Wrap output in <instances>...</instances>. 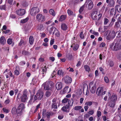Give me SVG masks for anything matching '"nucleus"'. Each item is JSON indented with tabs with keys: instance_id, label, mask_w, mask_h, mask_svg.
I'll return each instance as SVG.
<instances>
[{
	"instance_id": "nucleus-1",
	"label": "nucleus",
	"mask_w": 121,
	"mask_h": 121,
	"mask_svg": "<svg viewBox=\"0 0 121 121\" xmlns=\"http://www.w3.org/2000/svg\"><path fill=\"white\" fill-rule=\"evenodd\" d=\"M110 47L111 49L113 51H117L121 49V45L117 42L114 44V43L111 44Z\"/></svg>"
},
{
	"instance_id": "nucleus-2",
	"label": "nucleus",
	"mask_w": 121,
	"mask_h": 121,
	"mask_svg": "<svg viewBox=\"0 0 121 121\" xmlns=\"http://www.w3.org/2000/svg\"><path fill=\"white\" fill-rule=\"evenodd\" d=\"M116 33L114 30H113L112 32L110 31H108L107 32L105 36V38L108 40H110L114 39L116 36Z\"/></svg>"
},
{
	"instance_id": "nucleus-3",
	"label": "nucleus",
	"mask_w": 121,
	"mask_h": 121,
	"mask_svg": "<svg viewBox=\"0 0 121 121\" xmlns=\"http://www.w3.org/2000/svg\"><path fill=\"white\" fill-rule=\"evenodd\" d=\"M42 85L43 86L45 90H48L52 89V88L51 87L52 86L50 82H47L44 83Z\"/></svg>"
},
{
	"instance_id": "nucleus-4",
	"label": "nucleus",
	"mask_w": 121,
	"mask_h": 121,
	"mask_svg": "<svg viewBox=\"0 0 121 121\" xmlns=\"http://www.w3.org/2000/svg\"><path fill=\"white\" fill-rule=\"evenodd\" d=\"M37 21L39 22H43L45 21V18L44 15L42 14H38L36 17Z\"/></svg>"
},
{
	"instance_id": "nucleus-5",
	"label": "nucleus",
	"mask_w": 121,
	"mask_h": 121,
	"mask_svg": "<svg viewBox=\"0 0 121 121\" xmlns=\"http://www.w3.org/2000/svg\"><path fill=\"white\" fill-rule=\"evenodd\" d=\"M28 99L27 92L26 91H24L21 97V100L22 102H25Z\"/></svg>"
},
{
	"instance_id": "nucleus-6",
	"label": "nucleus",
	"mask_w": 121,
	"mask_h": 121,
	"mask_svg": "<svg viewBox=\"0 0 121 121\" xmlns=\"http://www.w3.org/2000/svg\"><path fill=\"white\" fill-rule=\"evenodd\" d=\"M39 12V10L38 7H34L31 9L30 14L31 15L34 16Z\"/></svg>"
},
{
	"instance_id": "nucleus-7",
	"label": "nucleus",
	"mask_w": 121,
	"mask_h": 121,
	"mask_svg": "<svg viewBox=\"0 0 121 121\" xmlns=\"http://www.w3.org/2000/svg\"><path fill=\"white\" fill-rule=\"evenodd\" d=\"M43 91L41 90H39L35 95L37 98L38 100H41L43 98Z\"/></svg>"
},
{
	"instance_id": "nucleus-8",
	"label": "nucleus",
	"mask_w": 121,
	"mask_h": 121,
	"mask_svg": "<svg viewBox=\"0 0 121 121\" xmlns=\"http://www.w3.org/2000/svg\"><path fill=\"white\" fill-rule=\"evenodd\" d=\"M25 10L23 9H19L16 11V14L20 16H22L24 15L25 13Z\"/></svg>"
},
{
	"instance_id": "nucleus-9",
	"label": "nucleus",
	"mask_w": 121,
	"mask_h": 121,
	"mask_svg": "<svg viewBox=\"0 0 121 121\" xmlns=\"http://www.w3.org/2000/svg\"><path fill=\"white\" fill-rule=\"evenodd\" d=\"M37 99V98L34 95H31L30 97V98L28 103L29 104H33L34 102Z\"/></svg>"
},
{
	"instance_id": "nucleus-10",
	"label": "nucleus",
	"mask_w": 121,
	"mask_h": 121,
	"mask_svg": "<svg viewBox=\"0 0 121 121\" xmlns=\"http://www.w3.org/2000/svg\"><path fill=\"white\" fill-rule=\"evenodd\" d=\"M64 81L66 83L69 84L71 82L72 80L71 77L66 76L64 78Z\"/></svg>"
},
{
	"instance_id": "nucleus-11",
	"label": "nucleus",
	"mask_w": 121,
	"mask_h": 121,
	"mask_svg": "<svg viewBox=\"0 0 121 121\" xmlns=\"http://www.w3.org/2000/svg\"><path fill=\"white\" fill-rule=\"evenodd\" d=\"M97 12L96 11L93 12L91 14V16L92 19L94 20H97Z\"/></svg>"
},
{
	"instance_id": "nucleus-12",
	"label": "nucleus",
	"mask_w": 121,
	"mask_h": 121,
	"mask_svg": "<svg viewBox=\"0 0 121 121\" xmlns=\"http://www.w3.org/2000/svg\"><path fill=\"white\" fill-rule=\"evenodd\" d=\"M48 68V67H47L45 65L41 68L42 69L41 72H42V74L43 77L45 76L46 73L47 71V68Z\"/></svg>"
},
{
	"instance_id": "nucleus-13",
	"label": "nucleus",
	"mask_w": 121,
	"mask_h": 121,
	"mask_svg": "<svg viewBox=\"0 0 121 121\" xmlns=\"http://www.w3.org/2000/svg\"><path fill=\"white\" fill-rule=\"evenodd\" d=\"M88 0H86V2L80 8L79 10V13H81L84 10L85 8V7H86L87 6V4H86V2Z\"/></svg>"
},
{
	"instance_id": "nucleus-14",
	"label": "nucleus",
	"mask_w": 121,
	"mask_h": 121,
	"mask_svg": "<svg viewBox=\"0 0 121 121\" xmlns=\"http://www.w3.org/2000/svg\"><path fill=\"white\" fill-rule=\"evenodd\" d=\"M55 33V35L57 37H59L60 36V32L56 28H55L53 34Z\"/></svg>"
},
{
	"instance_id": "nucleus-15",
	"label": "nucleus",
	"mask_w": 121,
	"mask_h": 121,
	"mask_svg": "<svg viewBox=\"0 0 121 121\" xmlns=\"http://www.w3.org/2000/svg\"><path fill=\"white\" fill-rule=\"evenodd\" d=\"M56 87L57 90L61 89L62 88L61 83L59 82H57L56 84Z\"/></svg>"
},
{
	"instance_id": "nucleus-16",
	"label": "nucleus",
	"mask_w": 121,
	"mask_h": 121,
	"mask_svg": "<svg viewBox=\"0 0 121 121\" xmlns=\"http://www.w3.org/2000/svg\"><path fill=\"white\" fill-rule=\"evenodd\" d=\"M6 43V40L4 37L2 36L0 38V43L1 44H4Z\"/></svg>"
},
{
	"instance_id": "nucleus-17",
	"label": "nucleus",
	"mask_w": 121,
	"mask_h": 121,
	"mask_svg": "<svg viewBox=\"0 0 121 121\" xmlns=\"http://www.w3.org/2000/svg\"><path fill=\"white\" fill-rule=\"evenodd\" d=\"M52 89L47 90L46 92L45 95L47 97H49L52 93Z\"/></svg>"
},
{
	"instance_id": "nucleus-18",
	"label": "nucleus",
	"mask_w": 121,
	"mask_h": 121,
	"mask_svg": "<svg viewBox=\"0 0 121 121\" xmlns=\"http://www.w3.org/2000/svg\"><path fill=\"white\" fill-rule=\"evenodd\" d=\"M88 1H89V2L90 1V2L88 4V8L90 10L92 8L93 6L94 5L93 4L92 2L91 1V0H89Z\"/></svg>"
},
{
	"instance_id": "nucleus-19",
	"label": "nucleus",
	"mask_w": 121,
	"mask_h": 121,
	"mask_svg": "<svg viewBox=\"0 0 121 121\" xmlns=\"http://www.w3.org/2000/svg\"><path fill=\"white\" fill-rule=\"evenodd\" d=\"M108 106L110 107H113L115 105V102L113 101H110L108 102L107 103Z\"/></svg>"
},
{
	"instance_id": "nucleus-20",
	"label": "nucleus",
	"mask_w": 121,
	"mask_h": 121,
	"mask_svg": "<svg viewBox=\"0 0 121 121\" xmlns=\"http://www.w3.org/2000/svg\"><path fill=\"white\" fill-rule=\"evenodd\" d=\"M115 4V2L113 0H110L108 3V5L109 7H113L114 6Z\"/></svg>"
},
{
	"instance_id": "nucleus-21",
	"label": "nucleus",
	"mask_w": 121,
	"mask_h": 121,
	"mask_svg": "<svg viewBox=\"0 0 121 121\" xmlns=\"http://www.w3.org/2000/svg\"><path fill=\"white\" fill-rule=\"evenodd\" d=\"M117 99V97L116 95H113L111 96L110 99V101L115 102Z\"/></svg>"
},
{
	"instance_id": "nucleus-22",
	"label": "nucleus",
	"mask_w": 121,
	"mask_h": 121,
	"mask_svg": "<svg viewBox=\"0 0 121 121\" xmlns=\"http://www.w3.org/2000/svg\"><path fill=\"white\" fill-rule=\"evenodd\" d=\"M103 91V88L102 87L98 88L97 90V91L98 92V95H100L102 93V92Z\"/></svg>"
},
{
	"instance_id": "nucleus-23",
	"label": "nucleus",
	"mask_w": 121,
	"mask_h": 121,
	"mask_svg": "<svg viewBox=\"0 0 121 121\" xmlns=\"http://www.w3.org/2000/svg\"><path fill=\"white\" fill-rule=\"evenodd\" d=\"M64 72L61 69L59 70L57 72V74L60 77H63L64 76Z\"/></svg>"
},
{
	"instance_id": "nucleus-24",
	"label": "nucleus",
	"mask_w": 121,
	"mask_h": 121,
	"mask_svg": "<svg viewBox=\"0 0 121 121\" xmlns=\"http://www.w3.org/2000/svg\"><path fill=\"white\" fill-rule=\"evenodd\" d=\"M115 9L119 13H121V6L117 5L115 7Z\"/></svg>"
},
{
	"instance_id": "nucleus-25",
	"label": "nucleus",
	"mask_w": 121,
	"mask_h": 121,
	"mask_svg": "<svg viewBox=\"0 0 121 121\" xmlns=\"http://www.w3.org/2000/svg\"><path fill=\"white\" fill-rule=\"evenodd\" d=\"M89 31L90 33L95 35V36H98L99 35V33L98 32L95 31L94 30H90Z\"/></svg>"
},
{
	"instance_id": "nucleus-26",
	"label": "nucleus",
	"mask_w": 121,
	"mask_h": 121,
	"mask_svg": "<svg viewBox=\"0 0 121 121\" xmlns=\"http://www.w3.org/2000/svg\"><path fill=\"white\" fill-rule=\"evenodd\" d=\"M66 18V15H61L59 18V21L60 22H62L65 20Z\"/></svg>"
},
{
	"instance_id": "nucleus-27",
	"label": "nucleus",
	"mask_w": 121,
	"mask_h": 121,
	"mask_svg": "<svg viewBox=\"0 0 121 121\" xmlns=\"http://www.w3.org/2000/svg\"><path fill=\"white\" fill-rule=\"evenodd\" d=\"M116 10H115L114 8L112 9L110 12V14L112 15H115L116 14Z\"/></svg>"
},
{
	"instance_id": "nucleus-28",
	"label": "nucleus",
	"mask_w": 121,
	"mask_h": 121,
	"mask_svg": "<svg viewBox=\"0 0 121 121\" xmlns=\"http://www.w3.org/2000/svg\"><path fill=\"white\" fill-rule=\"evenodd\" d=\"M61 28L63 30H65L67 29V26L65 24L63 23L61 25Z\"/></svg>"
},
{
	"instance_id": "nucleus-29",
	"label": "nucleus",
	"mask_w": 121,
	"mask_h": 121,
	"mask_svg": "<svg viewBox=\"0 0 121 121\" xmlns=\"http://www.w3.org/2000/svg\"><path fill=\"white\" fill-rule=\"evenodd\" d=\"M34 40L33 37L32 36H30L29 38V42L30 44L31 45H32L33 44Z\"/></svg>"
},
{
	"instance_id": "nucleus-30",
	"label": "nucleus",
	"mask_w": 121,
	"mask_h": 121,
	"mask_svg": "<svg viewBox=\"0 0 121 121\" xmlns=\"http://www.w3.org/2000/svg\"><path fill=\"white\" fill-rule=\"evenodd\" d=\"M74 45L73 47V50L74 51H76L78 49L79 47V45L78 44L75 45L74 44Z\"/></svg>"
},
{
	"instance_id": "nucleus-31",
	"label": "nucleus",
	"mask_w": 121,
	"mask_h": 121,
	"mask_svg": "<svg viewBox=\"0 0 121 121\" xmlns=\"http://www.w3.org/2000/svg\"><path fill=\"white\" fill-rule=\"evenodd\" d=\"M17 113L18 116H20L22 114V110L21 109H18L17 108Z\"/></svg>"
},
{
	"instance_id": "nucleus-32",
	"label": "nucleus",
	"mask_w": 121,
	"mask_h": 121,
	"mask_svg": "<svg viewBox=\"0 0 121 121\" xmlns=\"http://www.w3.org/2000/svg\"><path fill=\"white\" fill-rule=\"evenodd\" d=\"M24 108L25 106L24 104L22 103L19 105L17 108H18V109H20L22 110Z\"/></svg>"
},
{
	"instance_id": "nucleus-33",
	"label": "nucleus",
	"mask_w": 121,
	"mask_h": 121,
	"mask_svg": "<svg viewBox=\"0 0 121 121\" xmlns=\"http://www.w3.org/2000/svg\"><path fill=\"white\" fill-rule=\"evenodd\" d=\"M51 107L52 108H57V103H52Z\"/></svg>"
},
{
	"instance_id": "nucleus-34",
	"label": "nucleus",
	"mask_w": 121,
	"mask_h": 121,
	"mask_svg": "<svg viewBox=\"0 0 121 121\" xmlns=\"http://www.w3.org/2000/svg\"><path fill=\"white\" fill-rule=\"evenodd\" d=\"M73 101L72 99L69 100L68 101V105L70 107H71L73 106Z\"/></svg>"
},
{
	"instance_id": "nucleus-35",
	"label": "nucleus",
	"mask_w": 121,
	"mask_h": 121,
	"mask_svg": "<svg viewBox=\"0 0 121 121\" xmlns=\"http://www.w3.org/2000/svg\"><path fill=\"white\" fill-rule=\"evenodd\" d=\"M93 103V101H88L86 102L85 104V105L90 106L92 105Z\"/></svg>"
},
{
	"instance_id": "nucleus-36",
	"label": "nucleus",
	"mask_w": 121,
	"mask_h": 121,
	"mask_svg": "<svg viewBox=\"0 0 121 121\" xmlns=\"http://www.w3.org/2000/svg\"><path fill=\"white\" fill-rule=\"evenodd\" d=\"M103 12H99V13L98 15V20L99 21L100 20L102 17Z\"/></svg>"
},
{
	"instance_id": "nucleus-37",
	"label": "nucleus",
	"mask_w": 121,
	"mask_h": 121,
	"mask_svg": "<svg viewBox=\"0 0 121 121\" xmlns=\"http://www.w3.org/2000/svg\"><path fill=\"white\" fill-rule=\"evenodd\" d=\"M108 65L110 67H112L114 65V63L113 61L111 60H109L108 61Z\"/></svg>"
},
{
	"instance_id": "nucleus-38",
	"label": "nucleus",
	"mask_w": 121,
	"mask_h": 121,
	"mask_svg": "<svg viewBox=\"0 0 121 121\" xmlns=\"http://www.w3.org/2000/svg\"><path fill=\"white\" fill-rule=\"evenodd\" d=\"M22 54L25 55H29L30 54L29 52L23 50L22 52Z\"/></svg>"
},
{
	"instance_id": "nucleus-39",
	"label": "nucleus",
	"mask_w": 121,
	"mask_h": 121,
	"mask_svg": "<svg viewBox=\"0 0 121 121\" xmlns=\"http://www.w3.org/2000/svg\"><path fill=\"white\" fill-rule=\"evenodd\" d=\"M49 12L50 14L52 15V16H55V13L53 9H50L49 11Z\"/></svg>"
},
{
	"instance_id": "nucleus-40",
	"label": "nucleus",
	"mask_w": 121,
	"mask_h": 121,
	"mask_svg": "<svg viewBox=\"0 0 121 121\" xmlns=\"http://www.w3.org/2000/svg\"><path fill=\"white\" fill-rule=\"evenodd\" d=\"M96 89V87L95 86H94L91 88V92L92 93H94L95 92V90Z\"/></svg>"
},
{
	"instance_id": "nucleus-41",
	"label": "nucleus",
	"mask_w": 121,
	"mask_h": 121,
	"mask_svg": "<svg viewBox=\"0 0 121 121\" xmlns=\"http://www.w3.org/2000/svg\"><path fill=\"white\" fill-rule=\"evenodd\" d=\"M29 18L27 17L25 19L22 20L21 21V22L22 23H24L26 22L28 20Z\"/></svg>"
},
{
	"instance_id": "nucleus-42",
	"label": "nucleus",
	"mask_w": 121,
	"mask_h": 121,
	"mask_svg": "<svg viewBox=\"0 0 121 121\" xmlns=\"http://www.w3.org/2000/svg\"><path fill=\"white\" fill-rule=\"evenodd\" d=\"M121 22H118L116 23L115 26L117 27H119L121 26Z\"/></svg>"
},
{
	"instance_id": "nucleus-43",
	"label": "nucleus",
	"mask_w": 121,
	"mask_h": 121,
	"mask_svg": "<svg viewBox=\"0 0 121 121\" xmlns=\"http://www.w3.org/2000/svg\"><path fill=\"white\" fill-rule=\"evenodd\" d=\"M67 13L69 16L72 15L73 14V12L70 9H68L67 10Z\"/></svg>"
},
{
	"instance_id": "nucleus-44",
	"label": "nucleus",
	"mask_w": 121,
	"mask_h": 121,
	"mask_svg": "<svg viewBox=\"0 0 121 121\" xmlns=\"http://www.w3.org/2000/svg\"><path fill=\"white\" fill-rule=\"evenodd\" d=\"M12 39L10 38L8 39L7 40V43H8L9 44H11L12 43Z\"/></svg>"
},
{
	"instance_id": "nucleus-45",
	"label": "nucleus",
	"mask_w": 121,
	"mask_h": 121,
	"mask_svg": "<svg viewBox=\"0 0 121 121\" xmlns=\"http://www.w3.org/2000/svg\"><path fill=\"white\" fill-rule=\"evenodd\" d=\"M82 108V107L81 106H76L74 108V109L76 110H78L81 109Z\"/></svg>"
},
{
	"instance_id": "nucleus-46",
	"label": "nucleus",
	"mask_w": 121,
	"mask_h": 121,
	"mask_svg": "<svg viewBox=\"0 0 121 121\" xmlns=\"http://www.w3.org/2000/svg\"><path fill=\"white\" fill-rule=\"evenodd\" d=\"M55 28H55V27L54 26H52V27L50 28L49 30V32L50 34H51L53 30H54V31Z\"/></svg>"
},
{
	"instance_id": "nucleus-47",
	"label": "nucleus",
	"mask_w": 121,
	"mask_h": 121,
	"mask_svg": "<svg viewBox=\"0 0 121 121\" xmlns=\"http://www.w3.org/2000/svg\"><path fill=\"white\" fill-rule=\"evenodd\" d=\"M84 67L86 71H88L89 72V71L90 70V68L88 65H85Z\"/></svg>"
},
{
	"instance_id": "nucleus-48",
	"label": "nucleus",
	"mask_w": 121,
	"mask_h": 121,
	"mask_svg": "<svg viewBox=\"0 0 121 121\" xmlns=\"http://www.w3.org/2000/svg\"><path fill=\"white\" fill-rule=\"evenodd\" d=\"M109 22L107 18L104 19V25H107Z\"/></svg>"
},
{
	"instance_id": "nucleus-49",
	"label": "nucleus",
	"mask_w": 121,
	"mask_h": 121,
	"mask_svg": "<svg viewBox=\"0 0 121 121\" xmlns=\"http://www.w3.org/2000/svg\"><path fill=\"white\" fill-rule=\"evenodd\" d=\"M26 64V62L22 60L19 63V65L21 66H23L25 65Z\"/></svg>"
},
{
	"instance_id": "nucleus-50",
	"label": "nucleus",
	"mask_w": 121,
	"mask_h": 121,
	"mask_svg": "<svg viewBox=\"0 0 121 121\" xmlns=\"http://www.w3.org/2000/svg\"><path fill=\"white\" fill-rule=\"evenodd\" d=\"M6 9V7L5 4L2 5L0 6V9L1 10H5Z\"/></svg>"
},
{
	"instance_id": "nucleus-51",
	"label": "nucleus",
	"mask_w": 121,
	"mask_h": 121,
	"mask_svg": "<svg viewBox=\"0 0 121 121\" xmlns=\"http://www.w3.org/2000/svg\"><path fill=\"white\" fill-rule=\"evenodd\" d=\"M79 36L80 38L82 39H84V35L83 34V32L82 31L81 32L80 35Z\"/></svg>"
},
{
	"instance_id": "nucleus-52",
	"label": "nucleus",
	"mask_w": 121,
	"mask_h": 121,
	"mask_svg": "<svg viewBox=\"0 0 121 121\" xmlns=\"http://www.w3.org/2000/svg\"><path fill=\"white\" fill-rule=\"evenodd\" d=\"M106 45L105 43L103 42L100 44L99 47L100 48L104 47Z\"/></svg>"
},
{
	"instance_id": "nucleus-53",
	"label": "nucleus",
	"mask_w": 121,
	"mask_h": 121,
	"mask_svg": "<svg viewBox=\"0 0 121 121\" xmlns=\"http://www.w3.org/2000/svg\"><path fill=\"white\" fill-rule=\"evenodd\" d=\"M104 80L106 83H108L109 82V80L108 78L106 76H105L104 78Z\"/></svg>"
},
{
	"instance_id": "nucleus-54",
	"label": "nucleus",
	"mask_w": 121,
	"mask_h": 121,
	"mask_svg": "<svg viewBox=\"0 0 121 121\" xmlns=\"http://www.w3.org/2000/svg\"><path fill=\"white\" fill-rule=\"evenodd\" d=\"M97 116L98 117H99L101 115V113L100 111H97Z\"/></svg>"
},
{
	"instance_id": "nucleus-55",
	"label": "nucleus",
	"mask_w": 121,
	"mask_h": 121,
	"mask_svg": "<svg viewBox=\"0 0 121 121\" xmlns=\"http://www.w3.org/2000/svg\"><path fill=\"white\" fill-rule=\"evenodd\" d=\"M68 100V99L67 98H65L63 99L62 100V103H67Z\"/></svg>"
},
{
	"instance_id": "nucleus-56",
	"label": "nucleus",
	"mask_w": 121,
	"mask_h": 121,
	"mask_svg": "<svg viewBox=\"0 0 121 121\" xmlns=\"http://www.w3.org/2000/svg\"><path fill=\"white\" fill-rule=\"evenodd\" d=\"M118 33L117 37H121V31H117L116 33Z\"/></svg>"
},
{
	"instance_id": "nucleus-57",
	"label": "nucleus",
	"mask_w": 121,
	"mask_h": 121,
	"mask_svg": "<svg viewBox=\"0 0 121 121\" xmlns=\"http://www.w3.org/2000/svg\"><path fill=\"white\" fill-rule=\"evenodd\" d=\"M3 111L6 113H8L9 112V110L5 108H4L3 109Z\"/></svg>"
},
{
	"instance_id": "nucleus-58",
	"label": "nucleus",
	"mask_w": 121,
	"mask_h": 121,
	"mask_svg": "<svg viewBox=\"0 0 121 121\" xmlns=\"http://www.w3.org/2000/svg\"><path fill=\"white\" fill-rule=\"evenodd\" d=\"M10 17L12 18H14L16 17L15 14L11 13L10 15Z\"/></svg>"
},
{
	"instance_id": "nucleus-59",
	"label": "nucleus",
	"mask_w": 121,
	"mask_h": 121,
	"mask_svg": "<svg viewBox=\"0 0 121 121\" xmlns=\"http://www.w3.org/2000/svg\"><path fill=\"white\" fill-rule=\"evenodd\" d=\"M14 74L17 75H18L19 74V71L15 70L14 71Z\"/></svg>"
},
{
	"instance_id": "nucleus-60",
	"label": "nucleus",
	"mask_w": 121,
	"mask_h": 121,
	"mask_svg": "<svg viewBox=\"0 0 121 121\" xmlns=\"http://www.w3.org/2000/svg\"><path fill=\"white\" fill-rule=\"evenodd\" d=\"M94 111L93 110H92L89 112L88 113L90 115H92L94 113Z\"/></svg>"
},
{
	"instance_id": "nucleus-61",
	"label": "nucleus",
	"mask_w": 121,
	"mask_h": 121,
	"mask_svg": "<svg viewBox=\"0 0 121 121\" xmlns=\"http://www.w3.org/2000/svg\"><path fill=\"white\" fill-rule=\"evenodd\" d=\"M10 102V100L9 98H7V99L5 101L4 103L6 104H8Z\"/></svg>"
},
{
	"instance_id": "nucleus-62",
	"label": "nucleus",
	"mask_w": 121,
	"mask_h": 121,
	"mask_svg": "<svg viewBox=\"0 0 121 121\" xmlns=\"http://www.w3.org/2000/svg\"><path fill=\"white\" fill-rule=\"evenodd\" d=\"M68 89H69V92L71 91L70 88H69V87L68 86H66L64 89V90L65 91V92H67V90Z\"/></svg>"
},
{
	"instance_id": "nucleus-63",
	"label": "nucleus",
	"mask_w": 121,
	"mask_h": 121,
	"mask_svg": "<svg viewBox=\"0 0 121 121\" xmlns=\"http://www.w3.org/2000/svg\"><path fill=\"white\" fill-rule=\"evenodd\" d=\"M54 41L55 39H51L50 42V45H52L53 44L54 42Z\"/></svg>"
},
{
	"instance_id": "nucleus-64",
	"label": "nucleus",
	"mask_w": 121,
	"mask_h": 121,
	"mask_svg": "<svg viewBox=\"0 0 121 121\" xmlns=\"http://www.w3.org/2000/svg\"><path fill=\"white\" fill-rule=\"evenodd\" d=\"M121 57V54L120 53L118 54L117 55V58L118 59H120Z\"/></svg>"
}]
</instances>
